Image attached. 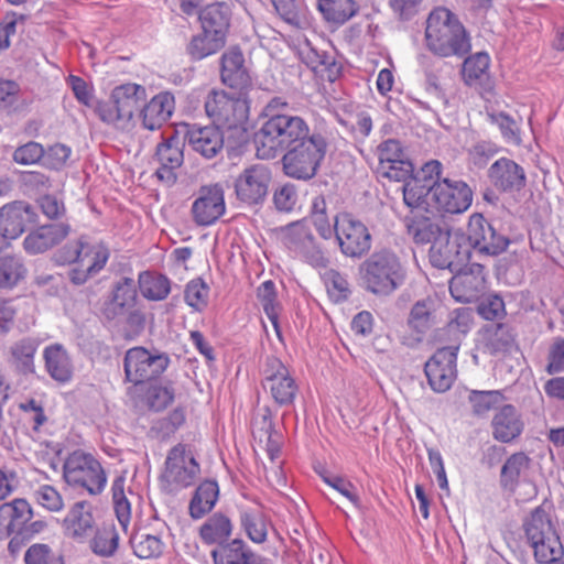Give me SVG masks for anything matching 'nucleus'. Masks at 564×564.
Listing matches in <instances>:
<instances>
[{
	"label": "nucleus",
	"instance_id": "42",
	"mask_svg": "<svg viewBox=\"0 0 564 564\" xmlns=\"http://www.w3.org/2000/svg\"><path fill=\"white\" fill-rule=\"evenodd\" d=\"M226 45L224 40H220L213 34L202 30V32L193 35L186 45V53L192 61H202L210 55L216 54Z\"/></svg>",
	"mask_w": 564,
	"mask_h": 564
},
{
	"label": "nucleus",
	"instance_id": "58",
	"mask_svg": "<svg viewBox=\"0 0 564 564\" xmlns=\"http://www.w3.org/2000/svg\"><path fill=\"white\" fill-rule=\"evenodd\" d=\"M260 420H256L254 424L260 425V431L267 437V453L270 459L273 462L280 455V442L275 438L276 433L274 431L273 422L271 419V411L265 408Z\"/></svg>",
	"mask_w": 564,
	"mask_h": 564
},
{
	"label": "nucleus",
	"instance_id": "10",
	"mask_svg": "<svg viewBox=\"0 0 564 564\" xmlns=\"http://www.w3.org/2000/svg\"><path fill=\"white\" fill-rule=\"evenodd\" d=\"M169 365L167 354L151 352L140 346L128 349L123 359L126 379L133 384L156 379Z\"/></svg>",
	"mask_w": 564,
	"mask_h": 564
},
{
	"label": "nucleus",
	"instance_id": "60",
	"mask_svg": "<svg viewBox=\"0 0 564 564\" xmlns=\"http://www.w3.org/2000/svg\"><path fill=\"white\" fill-rule=\"evenodd\" d=\"M44 155L45 149L41 143L29 141L14 150L12 160L21 165H31L40 162Z\"/></svg>",
	"mask_w": 564,
	"mask_h": 564
},
{
	"label": "nucleus",
	"instance_id": "44",
	"mask_svg": "<svg viewBox=\"0 0 564 564\" xmlns=\"http://www.w3.org/2000/svg\"><path fill=\"white\" fill-rule=\"evenodd\" d=\"M408 324L415 333L426 334L435 324L434 302L430 299L417 301L410 311Z\"/></svg>",
	"mask_w": 564,
	"mask_h": 564
},
{
	"label": "nucleus",
	"instance_id": "29",
	"mask_svg": "<svg viewBox=\"0 0 564 564\" xmlns=\"http://www.w3.org/2000/svg\"><path fill=\"white\" fill-rule=\"evenodd\" d=\"M94 527L91 507L86 501L75 502L63 520L65 533L75 540H83L90 535L94 532Z\"/></svg>",
	"mask_w": 564,
	"mask_h": 564
},
{
	"label": "nucleus",
	"instance_id": "17",
	"mask_svg": "<svg viewBox=\"0 0 564 564\" xmlns=\"http://www.w3.org/2000/svg\"><path fill=\"white\" fill-rule=\"evenodd\" d=\"M200 471L196 459L187 455L182 445L174 446L167 454L163 479L173 487L186 488L192 486Z\"/></svg>",
	"mask_w": 564,
	"mask_h": 564
},
{
	"label": "nucleus",
	"instance_id": "53",
	"mask_svg": "<svg viewBox=\"0 0 564 564\" xmlns=\"http://www.w3.org/2000/svg\"><path fill=\"white\" fill-rule=\"evenodd\" d=\"M473 412L476 415H484L497 408L503 401V395L498 390L478 391L473 390L468 397Z\"/></svg>",
	"mask_w": 564,
	"mask_h": 564
},
{
	"label": "nucleus",
	"instance_id": "57",
	"mask_svg": "<svg viewBox=\"0 0 564 564\" xmlns=\"http://www.w3.org/2000/svg\"><path fill=\"white\" fill-rule=\"evenodd\" d=\"M208 294V285L202 279H195L187 283L184 299L191 307L200 312L207 305Z\"/></svg>",
	"mask_w": 564,
	"mask_h": 564
},
{
	"label": "nucleus",
	"instance_id": "59",
	"mask_svg": "<svg viewBox=\"0 0 564 564\" xmlns=\"http://www.w3.org/2000/svg\"><path fill=\"white\" fill-rule=\"evenodd\" d=\"M144 400L149 409L156 412L162 411L174 400V389L158 384L151 386L144 394Z\"/></svg>",
	"mask_w": 564,
	"mask_h": 564
},
{
	"label": "nucleus",
	"instance_id": "33",
	"mask_svg": "<svg viewBox=\"0 0 564 564\" xmlns=\"http://www.w3.org/2000/svg\"><path fill=\"white\" fill-rule=\"evenodd\" d=\"M317 8L323 18L336 26L345 24L359 11L355 0H317Z\"/></svg>",
	"mask_w": 564,
	"mask_h": 564
},
{
	"label": "nucleus",
	"instance_id": "41",
	"mask_svg": "<svg viewBox=\"0 0 564 564\" xmlns=\"http://www.w3.org/2000/svg\"><path fill=\"white\" fill-rule=\"evenodd\" d=\"M239 519L241 528L253 543L261 544L267 541L270 521L261 510H242Z\"/></svg>",
	"mask_w": 564,
	"mask_h": 564
},
{
	"label": "nucleus",
	"instance_id": "45",
	"mask_svg": "<svg viewBox=\"0 0 564 564\" xmlns=\"http://www.w3.org/2000/svg\"><path fill=\"white\" fill-rule=\"evenodd\" d=\"M313 234L305 220L289 224L282 229L283 245L295 256L312 240Z\"/></svg>",
	"mask_w": 564,
	"mask_h": 564
},
{
	"label": "nucleus",
	"instance_id": "27",
	"mask_svg": "<svg viewBox=\"0 0 564 564\" xmlns=\"http://www.w3.org/2000/svg\"><path fill=\"white\" fill-rule=\"evenodd\" d=\"M198 19L202 30L226 42L231 21V9L228 3L216 2L206 6L199 11Z\"/></svg>",
	"mask_w": 564,
	"mask_h": 564
},
{
	"label": "nucleus",
	"instance_id": "1",
	"mask_svg": "<svg viewBox=\"0 0 564 564\" xmlns=\"http://www.w3.org/2000/svg\"><path fill=\"white\" fill-rule=\"evenodd\" d=\"M311 133L302 117L272 113L254 133L257 155L262 160L275 159Z\"/></svg>",
	"mask_w": 564,
	"mask_h": 564
},
{
	"label": "nucleus",
	"instance_id": "46",
	"mask_svg": "<svg viewBox=\"0 0 564 564\" xmlns=\"http://www.w3.org/2000/svg\"><path fill=\"white\" fill-rule=\"evenodd\" d=\"M139 284L142 295L151 301H162L171 292V282L165 275H152L143 272L139 275Z\"/></svg>",
	"mask_w": 564,
	"mask_h": 564
},
{
	"label": "nucleus",
	"instance_id": "56",
	"mask_svg": "<svg viewBox=\"0 0 564 564\" xmlns=\"http://www.w3.org/2000/svg\"><path fill=\"white\" fill-rule=\"evenodd\" d=\"M33 498L36 503L51 512H59L64 508L62 495L50 485H41L34 489Z\"/></svg>",
	"mask_w": 564,
	"mask_h": 564
},
{
	"label": "nucleus",
	"instance_id": "12",
	"mask_svg": "<svg viewBox=\"0 0 564 564\" xmlns=\"http://www.w3.org/2000/svg\"><path fill=\"white\" fill-rule=\"evenodd\" d=\"M459 343L438 348L425 362L424 372L433 391L443 393L451 389L456 379V360Z\"/></svg>",
	"mask_w": 564,
	"mask_h": 564
},
{
	"label": "nucleus",
	"instance_id": "9",
	"mask_svg": "<svg viewBox=\"0 0 564 564\" xmlns=\"http://www.w3.org/2000/svg\"><path fill=\"white\" fill-rule=\"evenodd\" d=\"M334 234L340 252L347 258L361 259L371 250L369 228L351 214L341 213L335 217Z\"/></svg>",
	"mask_w": 564,
	"mask_h": 564
},
{
	"label": "nucleus",
	"instance_id": "16",
	"mask_svg": "<svg viewBox=\"0 0 564 564\" xmlns=\"http://www.w3.org/2000/svg\"><path fill=\"white\" fill-rule=\"evenodd\" d=\"M262 386L280 405L291 404L297 391L289 369L274 356L267 357L264 361Z\"/></svg>",
	"mask_w": 564,
	"mask_h": 564
},
{
	"label": "nucleus",
	"instance_id": "52",
	"mask_svg": "<svg viewBox=\"0 0 564 564\" xmlns=\"http://www.w3.org/2000/svg\"><path fill=\"white\" fill-rule=\"evenodd\" d=\"M324 283L329 297L340 303L346 301L350 295L349 283L344 274L339 271L329 269L323 275Z\"/></svg>",
	"mask_w": 564,
	"mask_h": 564
},
{
	"label": "nucleus",
	"instance_id": "28",
	"mask_svg": "<svg viewBox=\"0 0 564 564\" xmlns=\"http://www.w3.org/2000/svg\"><path fill=\"white\" fill-rule=\"evenodd\" d=\"M494 438L509 443L519 437L524 429L520 413L511 404L503 405L491 422Z\"/></svg>",
	"mask_w": 564,
	"mask_h": 564
},
{
	"label": "nucleus",
	"instance_id": "63",
	"mask_svg": "<svg viewBox=\"0 0 564 564\" xmlns=\"http://www.w3.org/2000/svg\"><path fill=\"white\" fill-rule=\"evenodd\" d=\"M95 112L99 119L107 124H112L119 129H126L128 127L126 121L121 120V113H119L118 107L111 97L108 100L98 101L95 107Z\"/></svg>",
	"mask_w": 564,
	"mask_h": 564
},
{
	"label": "nucleus",
	"instance_id": "31",
	"mask_svg": "<svg viewBox=\"0 0 564 564\" xmlns=\"http://www.w3.org/2000/svg\"><path fill=\"white\" fill-rule=\"evenodd\" d=\"M45 368L48 375L61 383L70 381L73 364L67 350L61 344L47 346L43 352Z\"/></svg>",
	"mask_w": 564,
	"mask_h": 564
},
{
	"label": "nucleus",
	"instance_id": "20",
	"mask_svg": "<svg viewBox=\"0 0 564 564\" xmlns=\"http://www.w3.org/2000/svg\"><path fill=\"white\" fill-rule=\"evenodd\" d=\"M184 143L177 135L163 139L156 145L153 161L159 165L155 170V176L167 185H173L177 181L176 170L184 162Z\"/></svg>",
	"mask_w": 564,
	"mask_h": 564
},
{
	"label": "nucleus",
	"instance_id": "25",
	"mask_svg": "<svg viewBox=\"0 0 564 564\" xmlns=\"http://www.w3.org/2000/svg\"><path fill=\"white\" fill-rule=\"evenodd\" d=\"M189 147L205 159L215 158L224 147V135L215 126H191L186 132Z\"/></svg>",
	"mask_w": 564,
	"mask_h": 564
},
{
	"label": "nucleus",
	"instance_id": "50",
	"mask_svg": "<svg viewBox=\"0 0 564 564\" xmlns=\"http://www.w3.org/2000/svg\"><path fill=\"white\" fill-rule=\"evenodd\" d=\"M433 184H424L420 180L411 176L403 185V200L411 208L420 207L424 198L430 194L433 200Z\"/></svg>",
	"mask_w": 564,
	"mask_h": 564
},
{
	"label": "nucleus",
	"instance_id": "49",
	"mask_svg": "<svg viewBox=\"0 0 564 564\" xmlns=\"http://www.w3.org/2000/svg\"><path fill=\"white\" fill-rule=\"evenodd\" d=\"M4 507L9 510V525L11 532L22 531L28 522L33 517V510L25 499H14L11 502H6Z\"/></svg>",
	"mask_w": 564,
	"mask_h": 564
},
{
	"label": "nucleus",
	"instance_id": "15",
	"mask_svg": "<svg viewBox=\"0 0 564 564\" xmlns=\"http://www.w3.org/2000/svg\"><path fill=\"white\" fill-rule=\"evenodd\" d=\"M433 203L440 213L463 214L473 203V191L467 183L447 177L434 185Z\"/></svg>",
	"mask_w": 564,
	"mask_h": 564
},
{
	"label": "nucleus",
	"instance_id": "38",
	"mask_svg": "<svg viewBox=\"0 0 564 564\" xmlns=\"http://www.w3.org/2000/svg\"><path fill=\"white\" fill-rule=\"evenodd\" d=\"M219 495L215 480L203 481L195 490L189 502V514L193 519H200L212 511Z\"/></svg>",
	"mask_w": 564,
	"mask_h": 564
},
{
	"label": "nucleus",
	"instance_id": "37",
	"mask_svg": "<svg viewBox=\"0 0 564 564\" xmlns=\"http://www.w3.org/2000/svg\"><path fill=\"white\" fill-rule=\"evenodd\" d=\"M531 459L523 453L518 452L507 458L500 471V486L505 490L514 492L521 475L530 468Z\"/></svg>",
	"mask_w": 564,
	"mask_h": 564
},
{
	"label": "nucleus",
	"instance_id": "30",
	"mask_svg": "<svg viewBox=\"0 0 564 564\" xmlns=\"http://www.w3.org/2000/svg\"><path fill=\"white\" fill-rule=\"evenodd\" d=\"M111 98H113L119 113H121V120H124L129 126L134 112L145 98V89L138 84H123L111 91Z\"/></svg>",
	"mask_w": 564,
	"mask_h": 564
},
{
	"label": "nucleus",
	"instance_id": "36",
	"mask_svg": "<svg viewBox=\"0 0 564 564\" xmlns=\"http://www.w3.org/2000/svg\"><path fill=\"white\" fill-rule=\"evenodd\" d=\"M257 556L259 554L252 552L240 539H235L212 551L214 564H247Z\"/></svg>",
	"mask_w": 564,
	"mask_h": 564
},
{
	"label": "nucleus",
	"instance_id": "48",
	"mask_svg": "<svg viewBox=\"0 0 564 564\" xmlns=\"http://www.w3.org/2000/svg\"><path fill=\"white\" fill-rule=\"evenodd\" d=\"M119 545V534L113 524H105L98 529L90 542L93 552L102 557L112 556Z\"/></svg>",
	"mask_w": 564,
	"mask_h": 564
},
{
	"label": "nucleus",
	"instance_id": "6",
	"mask_svg": "<svg viewBox=\"0 0 564 564\" xmlns=\"http://www.w3.org/2000/svg\"><path fill=\"white\" fill-rule=\"evenodd\" d=\"M524 532L538 563H556L563 557V544L549 514L542 508L531 512L524 522Z\"/></svg>",
	"mask_w": 564,
	"mask_h": 564
},
{
	"label": "nucleus",
	"instance_id": "61",
	"mask_svg": "<svg viewBox=\"0 0 564 564\" xmlns=\"http://www.w3.org/2000/svg\"><path fill=\"white\" fill-rule=\"evenodd\" d=\"M377 172L382 177H387L391 181L406 182L413 176L414 167L411 161L405 158L398 160L395 163L388 164L387 166H378Z\"/></svg>",
	"mask_w": 564,
	"mask_h": 564
},
{
	"label": "nucleus",
	"instance_id": "35",
	"mask_svg": "<svg viewBox=\"0 0 564 564\" xmlns=\"http://www.w3.org/2000/svg\"><path fill=\"white\" fill-rule=\"evenodd\" d=\"M408 235L417 245H434L438 236L446 230L447 227H442L436 221L425 216H415L406 219Z\"/></svg>",
	"mask_w": 564,
	"mask_h": 564
},
{
	"label": "nucleus",
	"instance_id": "14",
	"mask_svg": "<svg viewBox=\"0 0 564 564\" xmlns=\"http://www.w3.org/2000/svg\"><path fill=\"white\" fill-rule=\"evenodd\" d=\"M467 245L488 256H498L506 251L509 246V239L497 231L492 224L481 214L475 213L469 217Z\"/></svg>",
	"mask_w": 564,
	"mask_h": 564
},
{
	"label": "nucleus",
	"instance_id": "19",
	"mask_svg": "<svg viewBox=\"0 0 564 564\" xmlns=\"http://www.w3.org/2000/svg\"><path fill=\"white\" fill-rule=\"evenodd\" d=\"M35 208L24 200H14L0 207V236L4 239H17L28 225L37 223Z\"/></svg>",
	"mask_w": 564,
	"mask_h": 564
},
{
	"label": "nucleus",
	"instance_id": "26",
	"mask_svg": "<svg viewBox=\"0 0 564 564\" xmlns=\"http://www.w3.org/2000/svg\"><path fill=\"white\" fill-rule=\"evenodd\" d=\"M174 109V96L169 91L159 93L142 108V126L150 131L159 130L171 118Z\"/></svg>",
	"mask_w": 564,
	"mask_h": 564
},
{
	"label": "nucleus",
	"instance_id": "8",
	"mask_svg": "<svg viewBox=\"0 0 564 564\" xmlns=\"http://www.w3.org/2000/svg\"><path fill=\"white\" fill-rule=\"evenodd\" d=\"M248 96L238 91L229 95L225 90L212 89L205 97L204 108L213 126L231 130L248 120Z\"/></svg>",
	"mask_w": 564,
	"mask_h": 564
},
{
	"label": "nucleus",
	"instance_id": "7",
	"mask_svg": "<svg viewBox=\"0 0 564 564\" xmlns=\"http://www.w3.org/2000/svg\"><path fill=\"white\" fill-rule=\"evenodd\" d=\"M65 482L75 488L87 491L91 496L101 494L107 484V476L101 464L88 453L74 451L63 465Z\"/></svg>",
	"mask_w": 564,
	"mask_h": 564
},
{
	"label": "nucleus",
	"instance_id": "18",
	"mask_svg": "<svg viewBox=\"0 0 564 564\" xmlns=\"http://www.w3.org/2000/svg\"><path fill=\"white\" fill-rule=\"evenodd\" d=\"M226 210L224 188L220 184H209L199 187L197 198L192 205V215L198 226H210Z\"/></svg>",
	"mask_w": 564,
	"mask_h": 564
},
{
	"label": "nucleus",
	"instance_id": "23",
	"mask_svg": "<svg viewBox=\"0 0 564 564\" xmlns=\"http://www.w3.org/2000/svg\"><path fill=\"white\" fill-rule=\"evenodd\" d=\"M488 176L492 185L505 193L520 192L527 185L524 169L508 158L495 161L488 170Z\"/></svg>",
	"mask_w": 564,
	"mask_h": 564
},
{
	"label": "nucleus",
	"instance_id": "55",
	"mask_svg": "<svg viewBox=\"0 0 564 564\" xmlns=\"http://www.w3.org/2000/svg\"><path fill=\"white\" fill-rule=\"evenodd\" d=\"M489 55L487 53H477L467 57L463 64V76L468 85L480 79L489 68Z\"/></svg>",
	"mask_w": 564,
	"mask_h": 564
},
{
	"label": "nucleus",
	"instance_id": "11",
	"mask_svg": "<svg viewBox=\"0 0 564 564\" xmlns=\"http://www.w3.org/2000/svg\"><path fill=\"white\" fill-rule=\"evenodd\" d=\"M469 257L470 250L465 236L452 232L448 228L438 236L429 251L430 262L433 267L449 271L460 270L467 264Z\"/></svg>",
	"mask_w": 564,
	"mask_h": 564
},
{
	"label": "nucleus",
	"instance_id": "22",
	"mask_svg": "<svg viewBox=\"0 0 564 564\" xmlns=\"http://www.w3.org/2000/svg\"><path fill=\"white\" fill-rule=\"evenodd\" d=\"M455 275L449 283L452 295L459 302H470L478 297L485 289L484 267L473 263L466 264L457 271H452Z\"/></svg>",
	"mask_w": 564,
	"mask_h": 564
},
{
	"label": "nucleus",
	"instance_id": "51",
	"mask_svg": "<svg viewBox=\"0 0 564 564\" xmlns=\"http://www.w3.org/2000/svg\"><path fill=\"white\" fill-rule=\"evenodd\" d=\"M257 296L268 318L271 321L273 327L278 332L280 308L276 302V291L274 283L271 280L262 282L257 290Z\"/></svg>",
	"mask_w": 564,
	"mask_h": 564
},
{
	"label": "nucleus",
	"instance_id": "13",
	"mask_svg": "<svg viewBox=\"0 0 564 564\" xmlns=\"http://www.w3.org/2000/svg\"><path fill=\"white\" fill-rule=\"evenodd\" d=\"M272 181L268 165L253 164L245 169L235 181L237 198L248 206H259L264 203Z\"/></svg>",
	"mask_w": 564,
	"mask_h": 564
},
{
	"label": "nucleus",
	"instance_id": "39",
	"mask_svg": "<svg viewBox=\"0 0 564 564\" xmlns=\"http://www.w3.org/2000/svg\"><path fill=\"white\" fill-rule=\"evenodd\" d=\"M28 269L21 256L6 253L0 256V290H10L24 280Z\"/></svg>",
	"mask_w": 564,
	"mask_h": 564
},
{
	"label": "nucleus",
	"instance_id": "43",
	"mask_svg": "<svg viewBox=\"0 0 564 564\" xmlns=\"http://www.w3.org/2000/svg\"><path fill=\"white\" fill-rule=\"evenodd\" d=\"M133 554L142 560L158 558L163 554L161 538L144 531L133 532L129 539Z\"/></svg>",
	"mask_w": 564,
	"mask_h": 564
},
{
	"label": "nucleus",
	"instance_id": "4",
	"mask_svg": "<svg viewBox=\"0 0 564 564\" xmlns=\"http://www.w3.org/2000/svg\"><path fill=\"white\" fill-rule=\"evenodd\" d=\"M366 290L377 295H389L402 283V265L389 249L375 251L359 267Z\"/></svg>",
	"mask_w": 564,
	"mask_h": 564
},
{
	"label": "nucleus",
	"instance_id": "54",
	"mask_svg": "<svg viewBox=\"0 0 564 564\" xmlns=\"http://www.w3.org/2000/svg\"><path fill=\"white\" fill-rule=\"evenodd\" d=\"M491 123L498 126L502 138L509 144L519 145L521 143L520 128L517 121L506 112L488 113Z\"/></svg>",
	"mask_w": 564,
	"mask_h": 564
},
{
	"label": "nucleus",
	"instance_id": "40",
	"mask_svg": "<svg viewBox=\"0 0 564 564\" xmlns=\"http://www.w3.org/2000/svg\"><path fill=\"white\" fill-rule=\"evenodd\" d=\"M232 524L230 519L223 513H214L199 529V535L206 544H224L230 536Z\"/></svg>",
	"mask_w": 564,
	"mask_h": 564
},
{
	"label": "nucleus",
	"instance_id": "3",
	"mask_svg": "<svg viewBox=\"0 0 564 564\" xmlns=\"http://www.w3.org/2000/svg\"><path fill=\"white\" fill-rule=\"evenodd\" d=\"M109 256L106 246L91 245L85 237H80L57 249L53 260L57 265L75 264L67 275L73 284L82 285L104 269Z\"/></svg>",
	"mask_w": 564,
	"mask_h": 564
},
{
	"label": "nucleus",
	"instance_id": "2",
	"mask_svg": "<svg viewBox=\"0 0 564 564\" xmlns=\"http://www.w3.org/2000/svg\"><path fill=\"white\" fill-rule=\"evenodd\" d=\"M425 42L427 48L442 57H463L470 50V42L464 25L446 8L434 9L426 20Z\"/></svg>",
	"mask_w": 564,
	"mask_h": 564
},
{
	"label": "nucleus",
	"instance_id": "47",
	"mask_svg": "<svg viewBox=\"0 0 564 564\" xmlns=\"http://www.w3.org/2000/svg\"><path fill=\"white\" fill-rule=\"evenodd\" d=\"M124 477H117L111 486L113 509L117 520L124 533L131 522V503L124 495Z\"/></svg>",
	"mask_w": 564,
	"mask_h": 564
},
{
	"label": "nucleus",
	"instance_id": "5",
	"mask_svg": "<svg viewBox=\"0 0 564 564\" xmlns=\"http://www.w3.org/2000/svg\"><path fill=\"white\" fill-rule=\"evenodd\" d=\"M327 148L326 138L322 133L313 131L286 150L282 158L283 172L295 180L313 178L326 155Z\"/></svg>",
	"mask_w": 564,
	"mask_h": 564
},
{
	"label": "nucleus",
	"instance_id": "21",
	"mask_svg": "<svg viewBox=\"0 0 564 564\" xmlns=\"http://www.w3.org/2000/svg\"><path fill=\"white\" fill-rule=\"evenodd\" d=\"M220 78L224 85L248 96L252 89V79L245 66L242 52L232 47L221 56Z\"/></svg>",
	"mask_w": 564,
	"mask_h": 564
},
{
	"label": "nucleus",
	"instance_id": "64",
	"mask_svg": "<svg viewBox=\"0 0 564 564\" xmlns=\"http://www.w3.org/2000/svg\"><path fill=\"white\" fill-rule=\"evenodd\" d=\"M57 561L62 560L56 558L52 549L43 543L31 545L24 554L25 564H57Z\"/></svg>",
	"mask_w": 564,
	"mask_h": 564
},
{
	"label": "nucleus",
	"instance_id": "34",
	"mask_svg": "<svg viewBox=\"0 0 564 564\" xmlns=\"http://www.w3.org/2000/svg\"><path fill=\"white\" fill-rule=\"evenodd\" d=\"M303 62L315 73L326 78L328 82H334L341 72V65L336 62L335 57L326 52H318L315 48L308 47L302 51Z\"/></svg>",
	"mask_w": 564,
	"mask_h": 564
},
{
	"label": "nucleus",
	"instance_id": "62",
	"mask_svg": "<svg viewBox=\"0 0 564 564\" xmlns=\"http://www.w3.org/2000/svg\"><path fill=\"white\" fill-rule=\"evenodd\" d=\"M454 316L449 319L446 326V333L457 335L453 343L458 341L465 335L473 324V314L469 308L460 307L453 312Z\"/></svg>",
	"mask_w": 564,
	"mask_h": 564
},
{
	"label": "nucleus",
	"instance_id": "24",
	"mask_svg": "<svg viewBox=\"0 0 564 564\" xmlns=\"http://www.w3.org/2000/svg\"><path fill=\"white\" fill-rule=\"evenodd\" d=\"M70 232L66 223H56L39 226L31 230L23 240V249L29 254L43 253L59 245Z\"/></svg>",
	"mask_w": 564,
	"mask_h": 564
},
{
	"label": "nucleus",
	"instance_id": "32",
	"mask_svg": "<svg viewBox=\"0 0 564 564\" xmlns=\"http://www.w3.org/2000/svg\"><path fill=\"white\" fill-rule=\"evenodd\" d=\"M37 343L33 338H22L11 345L8 362L21 375H30L35 371L34 356Z\"/></svg>",
	"mask_w": 564,
	"mask_h": 564
}]
</instances>
